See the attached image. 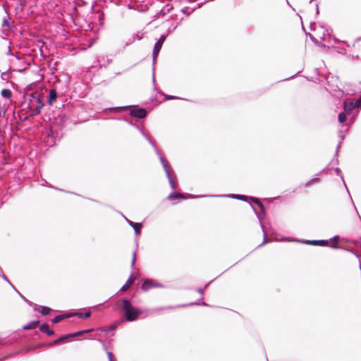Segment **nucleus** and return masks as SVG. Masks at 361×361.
<instances>
[{
  "label": "nucleus",
  "mask_w": 361,
  "mask_h": 361,
  "mask_svg": "<svg viewBox=\"0 0 361 361\" xmlns=\"http://www.w3.org/2000/svg\"><path fill=\"white\" fill-rule=\"evenodd\" d=\"M120 308L123 312L126 320L128 322H133L136 320L142 314V311L132 305L130 301L127 299H122L121 300Z\"/></svg>",
  "instance_id": "1"
},
{
  "label": "nucleus",
  "mask_w": 361,
  "mask_h": 361,
  "mask_svg": "<svg viewBox=\"0 0 361 361\" xmlns=\"http://www.w3.org/2000/svg\"><path fill=\"white\" fill-rule=\"evenodd\" d=\"M165 39H166V37L162 35V36H161L160 39L155 43L154 47L153 49L154 59L157 58V56H158L159 52L160 49H161L162 44H163L164 42L165 41Z\"/></svg>",
  "instance_id": "2"
},
{
  "label": "nucleus",
  "mask_w": 361,
  "mask_h": 361,
  "mask_svg": "<svg viewBox=\"0 0 361 361\" xmlns=\"http://www.w3.org/2000/svg\"><path fill=\"white\" fill-rule=\"evenodd\" d=\"M147 111L145 109H135L130 111V115L138 118H143L146 116Z\"/></svg>",
  "instance_id": "3"
},
{
  "label": "nucleus",
  "mask_w": 361,
  "mask_h": 361,
  "mask_svg": "<svg viewBox=\"0 0 361 361\" xmlns=\"http://www.w3.org/2000/svg\"><path fill=\"white\" fill-rule=\"evenodd\" d=\"M355 107V103L350 99H347L343 103V108L345 112L350 113Z\"/></svg>",
  "instance_id": "4"
},
{
  "label": "nucleus",
  "mask_w": 361,
  "mask_h": 361,
  "mask_svg": "<svg viewBox=\"0 0 361 361\" xmlns=\"http://www.w3.org/2000/svg\"><path fill=\"white\" fill-rule=\"evenodd\" d=\"M156 286H157V285L155 284V283L153 281L149 280V279H146L144 281V283H142L141 288L144 291H147V290H148L152 288H154Z\"/></svg>",
  "instance_id": "5"
},
{
  "label": "nucleus",
  "mask_w": 361,
  "mask_h": 361,
  "mask_svg": "<svg viewBox=\"0 0 361 361\" xmlns=\"http://www.w3.org/2000/svg\"><path fill=\"white\" fill-rule=\"evenodd\" d=\"M58 94L54 89H51L49 90V95L47 100V102L49 105L53 104V103L55 102L56 99H57Z\"/></svg>",
  "instance_id": "6"
},
{
  "label": "nucleus",
  "mask_w": 361,
  "mask_h": 361,
  "mask_svg": "<svg viewBox=\"0 0 361 361\" xmlns=\"http://www.w3.org/2000/svg\"><path fill=\"white\" fill-rule=\"evenodd\" d=\"M31 96L35 99V102L36 103L35 106H34L36 109H39V111H41L42 109L44 107V104L40 98L39 95L35 96V94H32Z\"/></svg>",
  "instance_id": "7"
},
{
  "label": "nucleus",
  "mask_w": 361,
  "mask_h": 361,
  "mask_svg": "<svg viewBox=\"0 0 361 361\" xmlns=\"http://www.w3.org/2000/svg\"><path fill=\"white\" fill-rule=\"evenodd\" d=\"M135 281V278L133 276H130L126 283L121 287V290L123 292L126 291L130 287L132 286Z\"/></svg>",
  "instance_id": "8"
},
{
  "label": "nucleus",
  "mask_w": 361,
  "mask_h": 361,
  "mask_svg": "<svg viewBox=\"0 0 361 361\" xmlns=\"http://www.w3.org/2000/svg\"><path fill=\"white\" fill-rule=\"evenodd\" d=\"M179 198L185 199L186 197L184 194L179 192H173L168 196L169 200H175Z\"/></svg>",
  "instance_id": "9"
},
{
  "label": "nucleus",
  "mask_w": 361,
  "mask_h": 361,
  "mask_svg": "<svg viewBox=\"0 0 361 361\" xmlns=\"http://www.w3.org/2000/svg\"><path fill=\"white\" fill-rule=\"evenodd\" d=\"M71 338L70 337V335L69 334H67V335H65V336H63L61 337H60L59 338L55 340L51 344V345H59L60 343H64V342H66L67 340Z\"/></svg>",
  "instance_id": "10"
},
{
  "label": "nucleus",
  "mask_w": 361,
  "mask_h": 361,
  "mask_svg": "<svg viewBox=\"0 0 361 361\" xmlns=\"http://www.w3.org/2000/svg\"><path fill=\"white\" fill-rule=\"evenodd\" d=\"M39 324V321H34L30 323H29L27 325L23 326V330H30L35 329Z\"/></svg>",
  "instance_id": "11"
},
{
  "label": "nucleus",
  "mask_w": 361,
  "mask_h": 361,
  "mask_svg": "<svg viewBox=\"0 0 361 361\" xmlns=\"http://www.w3.org/2000/svg\"><path fill=\"white\" fill-rule=\"evenodd\" d=\"M308 245H327L328 241L326 240H307L305 242Z\"/></svg>",
  "instance_id": "12"
},
{
  "label": "nucleus",
  "mask_w": 361,
  "mask_h": 361,
  "mask_svg": "<svg viewBox=\"0 0 361 361\" xmlns=\"http://www.w3.org/2000/svg\"><path fill=\"white\" fill-rule=\"evenodd\" d=\"M130 225L134 228L136 234H139L140 233L142 225L140 223H134L133 221H129Z\"/></svg>",
  "instance_id": "13"
},
{
  "label": "nucleus",
  "mask_w": 361,
  "mask_h": 361,
  "mask_svg": "<svg viewBox=\"0 0 361 361\" xmlns=\"http://www.w3.org/2000/svg\"><path fill=\"white\" fill-rule=\"evenodd\" d=\"M119 324V322L114 323L110 326H108L106 327L103 328V331L105 332H109L111 331H114L117 329L118 326Z\"/></svg>",
  "instance_id": "14"
},
{
  "label": "nucleus",
  "mask_w": 361,
  "mask_h": 361,
  "mask_svg": "<svg viewBox=\"0 0 361 361\" xmlns=\"http://www.w3.org/2000/svg\"><path fill=\"white\" fill-rule=\"evenodd\" d=\"M1 95L6 98V99H10L12 96V92L10 90L8 89H3L1 90Z\"/></svg>",
  "instance_id": "15"
},
{
  "label": "nucleus",
  "mask_w": 361,
  "mask_h": 361,
  "mask_svg": "<svg viewBox=\"0 0 361 361\" xmlns=\"http://www.w3.org/2000/svg\"><path fill=\"white\" fill-rule=\"evenodd\" d=\"M35 104H32L30 106V116H37L40 114V111H39V109H36L35 106Z\"/></svg>",
  "instance_id": "16"
},
{
  "label": "nucleus",
  "mask_w": 361,
  "mask_h": 361,
  "mask_svg": "<svg viewBox=\"0 0 361 361\" xmlns=\"http://www.w3.org/2000/svg\"><path fill=\"white\" fill-rule=\"evenodd\" d=\"M319 181H320V180L318 178H312L305 183V187L306 188L310 187L315 183H319Z\"/></svg>",
  "instance_id": "17"
},
{
  "label": "nucleus",
  "mask_w": 361,
  "mask_h": 361,
  "mask_svg": "<svg viewBox=\"0 0 361 361\" xmlns=\"http://www.w3.org/2000/svg\"><path fill=\"white\" fill-rule=\"evenodd\" d=\"M69 317H71V314H68V315H58V316L55 317L53 319L52 322H53V323L56 324V323H58V322H61L64 318Z\"/></svg>",
  "instance_id": "18"
},
{
  "label": "nucleus",
  "mask_w": 361,
  "mask_h": 361,
  "mask_svg": "<svg viewBox=\"0 0 361 361\" xmlns=\"http://www.w3.org/2000/svg\"><path fill=\"white\" fill-rule=\"evenodd\" d=\"M251 200L253 202H255L259 207L262 212L264 211V205L262 204V203L260 202V200L258 198L251 197Z\"/></svg>",
  "instance_id": "19"
},
{
  "label": "nucleus",
  "mask_w": 361,
  "mask_h": 361,
  "mask_svg": "<svg viewBox=\"0 0 361 361\" xmlns=\"http://www.w3.org/2000/svg\"><path fill=\"white\" fill-rule=\"evenodd\" d=\"M75 315L78 316L79 318L87 319L90 317L91 312H87L84 314L81 313V312H78V313H75Z\"/></svg>",
  "instance_id": "20"
},
{
  "label": "nucleus",
  "mask_w": 361,
  "mask_h": 361,
  "mask_svg": "<svg viewBox=\"0 0 361 361\" xmlns=\"http://www.w3.org/2000/svg\"><path fill=\"white\" fill-rule=\"evenodd\" d=\"M51 311V308H49L48 307H45V306L42 307L41 313L43 315H48V314H49Z\"/></svg>",
  "instance_id": "21"
},
{
  "label": "nucleus",
  "mask_w": 361,
  "mask_h": 361,
  "mask_svg": "<svg viewBox=\"0 0 361 361\" xmlns=\"http://www.w3.org/2000/svg\"><path fill=\"white\" fill-rule=\"evenodd\" d=\"M166 173H167L168 178H169V183H170L171 187L173 189L176 188V183L172 180V178H171L170 173H169V172L167 170H166Z\"/></svg>",
  "instance_id": "22"
},
{
  "label": "nucleus",
  "mask_w": 361,
  "mask_h": 361,
  "mask_svg": "<svg viewBox=\"0 0 361 361\" xmlns=\"http://www.w3.org/2000/svg\"><path fill=\"white\" fill-rule=\"evenodd\" d=\"M346 120V115L345 113H340L338 114V121L341 123H343Z\"/></svg>",
  "instance_id": "23"
},
{
  "label": "nucleus",
  "mask_w": 361,
  "mask_h": 361,
  "mask_svg": "<svg viewBox=\"0 0 361 361\" xmlns=\"http://www.w3.org/2000/svg\"><path fill=\"white\" fill-rule=\"evenodd\" d=\"M49 329V325L47 324H43L39 326V330L42 332H46Z\"/></svg>",
  "instance_id": "24"
},
{
  "label": "nucleus",
  "mask_w": 361,
  "mask_h": 361,
  "mask_svg": "<svg viewBox=\"0 0 361 361\" xmlns=\"http://www.w3.org/2000/svg\"><path fill=\"white\" fill-rule=\"evenodd\" d=\"M69 335H70L71 338H73V337H75V336H80L83 335V332H82V331H78V332H75V333H73V334H70Z\"/></svg>",
  "instance_id": "25"
},
{
  "label": "nucleus",
  "mask_w": 361,
  "mask_h": 361,
  "mask_svg": "<svg viewBox=\"0 0 361 361\" xmlns=\"http://www.w3.org/2000/svg\"><path fill=\"white\" fill-rule=\"evenodd\" d=\"M136 260V253L135 251L132 252V260H131V266L133 267Z\"/></svg>",
  "instance_id": "26"
},
{
  "label": "nucleus",
  "mask_w": 361,
  "mask_h": 361,
  "mask_svg": "<svg viewBox=\"0 0 361 361\" xmlns=\"http://www.w3.org/2000/svg\"><path fill=\"white\" fill-rule=\"evenodd\" d=\"M356 107H360L361 106V97L355 102Z\"/></svg>",
  "instance_id": "27"
},
{
  "label": "nucleus",
  "mask_w": 361,
  "mask_h": 361,
  "mask_svg": "<svg viewBox=\"0 0 361 361\" xmlns=\"http://www.w3.org/2000/svg\"><path fill=\"white\" fill-rule=\"evenodd\" d=\"M108 355V357H109V361H114V355H113V353H111V352H109L107 353Z\"/></svg>",
  "instance_id": "28"
},
{
  "label": "nucleus",
  "mask_w": 361,
  "mask_h": 361,
  "mask_svg": "<svg viewBox=\"0 0 361 361\" xmlns=\"http://www.w3.org/2000/svg\"><path fill=\"white\" fill-rule=\"evenodd\" d=\"M47 334L48 336H52L54 335V331L53 330H50V329H48L47 331H46Z\"/></svg>",
  "instance_id": "29"
},
{
  "label": "nucleus",
  "mask_w": 361,
  "mask_h": 361,
  "mask_svg": "<svg viewBox=\"0 0 361 361\" xmlns=\"http://www.w3.org/2000/svg\"><path fill=\"white\" fill-rule=\"evenodd\" d=\"M93 330H94L93 329H89L83 330L82 332L84 334L92 332V331H93Z\"/></svg>",
  "instance_id": "30"
},
{
  "label": "nucleus",
  "mask_w": 361,
  "mask_h": 361,
  "mask_svg": "<svg viewBox=\"0 0 361 361\" xmlns=\"http://www.w3.org/2000/svg\"><path fill=\"white\" fill-rule=\"evenodd\" d=\"M166 98H167L168 99H174V98H176V97H173V96H169V97H167Z\"/></svg>",
  "instance_id": "31"
},
{
  "label": "nucleus",
  "mask_w": 361,
  "mask_h": 361,
  "mask_svg": "<svg viewBox=\"0 0 361 361\" xmlns=\"http://www.w3.org/2000/svg\"><path fill=\"white\" fill-rule=\"evenodd\" d=\"M334 240L336 242V241L338 240V238H337V237H335V238H334Z\"/></svg>",
  "instance_id": "32"
}]
</instances>
